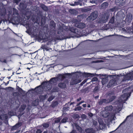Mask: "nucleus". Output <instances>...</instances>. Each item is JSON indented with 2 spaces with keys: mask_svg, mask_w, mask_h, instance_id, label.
<instances>
[{
  "mask_svg": "<svg viewBox=\"0 0 133 133\" xmlns=\"http://www.w3.org/2000/svg\"><path fill=\"white\" fill-rule=\"evenodd\" d=\"M50 89V88L49 89L48 88V90H49Z\"/></svg>",
  "mask_w": 133,
  "mask_h": 133,
  "instance_id": "57",
  "label": "nucleus"
},
{
  "mask_svg": "<svg viewBox=\"0 0 133 133\" xmlns=\"http://www.w3.org/2000/svg\"><path fill=\"white\" fill-rule=\"evenodd\" d=\"M84 102V101H82L81 102H79V103H77V104L76 105L77 106H78L80 104H82V103H83Z\"/></svg>",
  "mask_w": 133,
  "mask_h": 133,
  "instance_id": "40",
  "label": "nucleus"
},
{
  "mask_svg": "<svg viewBox=\"0 0 133 133\" xmlns=\"http://www.w3.org/2000/svg\"><path fill=\"white\" fill-rule=\"evenodd\" d=\"M75 126L76 127V128L79 131H81V128L78 125L76 124H74Z\"/></svg>",
  "mask_w": 133,
  "mask_h": 133,
  "instance_id": "21",
  "label": "nucleus"
},
{
  "mask_svg": "<svg viewBox=\"0 0 133 133\" xmlns=\"http://www.w3.org/2000/svg\"><path fill=\"white\" fill-rule=\"evenodd\" d=\"M86 82V81H83L82 82L81 84V85H82L83 84H84L85 82Z\"/></svg>",
  "mask_w": 133,
  "mask_h": 133,
  "instance_id": "45",
  "label": "nucleus"
},
{
  "mask_svg": "<svg viewBox=\"0 0 133 133\" xmlns=\"http://www.w3.org/2000/svg\"><path fill=\"white\" fill-rule=\"evenodd\" d=\"M28 18H29L30 17V16H29L28 17H27Z\"/></svg>",
  "mask_w": 133,
  "mask_h": 133,
  "instance_id": "58",
  "label": "nucleus"
},
{
  "mask_svg": "<svg viewBox=\"0 0 133 133\" xmlns=\"http://www.w3.org/2000/svg\"><path fill=\"white\" fill-rule=\"evenodd\" d=\"M26 108V106L25 105H23L21 106V109L22 110V111L23 110Z\"/></svg>",
  "mask_w": 133,
  "mask_h": 133,
  "instance_id": "32",
  "label": "nucleus"
},
{
  "mask_svg": "<svg viewBox=\"0 0 133 133\" xmlns=\"http://www.w3.org/2000/svg\"><path fill=\"white\" fill-rule=\"evenodd\" d=\"M75 126L76 127V128L79 131H81V128L78 125L76 124H74Z\"/></svg>",
  "mask_w": 133,
  "mask_h": 133,
  "instance_id": "20",
  "label": "nucleus"
},
{
  "mask_svg": "<svg viewBox=\"0 0 133 133\" xmlns=\"http://www.w3.org/2000/svg\"><path fill=\"white\" fill-rule=\"evenodd\" d=\"M97 80V78H94L92 79V80L93 81H96Z\"/></svg>",
  "mask_w": 133,
  "mask_h": 133,
  "instance_id": "48",
  "label": "nucleus"
},
{
  "mask_svg": "<svg viewBox=\"0 0 133 133\" xmlns=\"http://www.w3.org/2000/svg\"><path fill=\"white\" fill-rule=\"evenodd\" d=\"M41 7L44 10L46 11L48 10L47 7L43 4H42L41 5Z\"/></svg>",
  "mask_w": 133,
  "mask_h": 133,
  "instance_id": "17",
  "label": "nucleus"
},
{
  "mask_svg": "<svg viewBox=\"0 0 133 133\" xmlns=\"http://www.w3.org/2000/svg\"><path fill=\"white\" fill-rule=\"evenodd\" d=\"M68 118L66 117H65L61 121V122L62 123H65L66 122Z\"/></svg>",
  "mask_w": 133,
  "mask_h": 133,
  "instance_id": "22",
  "label": "nucleus"
},
{
  "mask_svg": "<svg viewBox=\"0 0 133 133\" xmlns=\"http://www.w3.org/2000/svg\"><path fill=\"white\" fill-rule=\"evenodd\" d=\"M116 85L117 83L116 80L115 79H113L110 81L107 86L108 88H109L111 87L115 86Z\"/></svg>",
  "mask_w": 133,
  "mask_h": 133,
  "instance_id": "6",
  "label": "nucleus"
},
{
  "mask_svg": "<svg viewBox=\"0 0 133 133\" xmlns=\"http://www.w3.org/2000/svg\"><path fill=\"white\" fill-rule=\"evenodd\" d=\"M81 100V98L80 97V98H79L77 99V102H78Z\"/></svg>",
  "mask_w": 133,
  "mask_h": 133,
  "instance_id": "46",
  "label": "nucleus"
},
{
  "mask_svg": "<svg viewBox=\"0 0 133 133\" xmlns=\"http://www.w3.org/2000/svg\"><path fill=\"white\" fill-rule=\"evenodd\" d=\"M74 102H72L70 104V105H72L73 104H74Z\"/></svg>",
  "mask_w": 133,
  "mask_h": 133,
  "instance_id": "52",
  "label": "nucleus"
},
{
  "mask_svg": "<svg viewBox=\"0 0 133 133\" xmlns=\"http://www.w3.org/2000/svg\"><path fill=\"white\" fill-rule=\"evenodd\" d=\"M46 96H41L39 97L40 99L41 100H43L45 99Z\"/></svg>",
  "mask_w": 133,
  "mask_h": 133,
  "instance_id": "28",
  "label": "nucleus"
},
{
  "mask_svg": "<svg viewBox=\"0 0 133 133\" xmlns=\"http://www.w3.org/2000/svg\"><path fill=\"white\" fill-rule=\"evenodd\" d=\"M58 80V78L56 77H54L51 79L50 81V82H52L54 83H56L57 81Z\"/></svg>",
  "mask_w": 133,
  "mask_h": 133,
  "instance_id": "14",
  "label": "nucleus"
},
{
  "mask_svg": "<svg viewBox=\"0 0 133 133\" xmlns=\"http://www.w3.org/2000/svg\"><path fill=\"white\" fill-rule=\"evenodd\" d=\"M42 131L41 130L39 129H38L37 130L36 133H41Z\"/></svg>",
  "mask_w": 133,
  "mask_h": 133,
  "instance_id": "43",
  "label": "nucleus"
},
{
  "mask_svg": "<svg viewBox=\"0 0 133 133\" xmlns=\"http://www.w3.org/2000/svg\"><path fill=\"white\" fill-rule=\"evenodd\" d=\"M9 83V82H7V84H8Z\"/></svg>",
  "mask_w": 133,
  "mask_h": 133,
  "instance_id": "62",
  "label": "nucleus"
},
{
  "mask_svg": "<svg viewBox=\"0 0 133 133\" xmlns=\"http://www.w3.org/2000/svg\"><path fill=\"white\" fill-rule=\"evenodd\" d=\"M82 109L81 107V106H79L77 107L76 108L74 109V110L75 111H79L81 110Z\"/></svg>",
  "mask_w": 133,
  "mask_h": 133,
  "instance_id": "26",
  "label": "nucleus"
},
{
  "mask_svg": "<svg viewBox=\"0 0 133 133\" xmlns=\"http://www.w3.org/2000/svg\"><path fill=\"white\" fill-rule=\"evenodd\" d=\"M81 82V80L78 78H73L71 81L70 84L71 85H74L79 83Z\"/></svg>",
  "mask_w": 133,
  "mask_h": 133,
  "instance_id": "7",
  "label": "nucleus"
},
{
  "mask_svg": "<svg viewBox=\"0 0 133 133\" xmlns=\"http://www.w3.org/2000/svg\"><path fill=\"white\" fill-rule=\"evenodd\" d=\"M7 117L8 116L6 114L2 115L0 116V118L2 120L6 119Z\"/></svg>",
  "mask_w": 133,
  "mask_h": 133,
  "instance_id": "16",
  "label": "nucleus"
},
{
  "mask_svg": "<svg viewBox=\"0 0 133 133\" xmlns=\"http://www.w3.org/2000/svg\"><path fill=\"white\" fill-rule=\"evenodd\" d=\"M101 115L103 117L105 118L109 116L108 118V120L110 122H112L113 120H114L115 119H114L115 114H111L109 116V113L106 110H105L104 111H102Z\"/></svg>",
  "mask_w": 133,
  "mask_h": 133,
  "instance_id": "2",
  "label": "nucleus"
},
{
  "mask_svg": "<svg viewBox=\"0 0 133 133\" xmlns=\"http://www.w3.org/2000/svg\"><path fill=\"white\" fill-rule=\"evenodd\" d=\"M109 14L108 12H107L106 14H105V16L104 17L105 20L107 19H108L109 17Z\"/></svg>",
  "mask_w": 133,
  "mask_h": 133,
  "instance_id": "24",
  "label": "nucleus"
},
{
  "mask_svg": "<svg viewBox=\"0 0 133 133\" xmlns=\"http://www.w3.org/2000/svg\"><path fill=\"white\" fill-rule=\"evenodd\" d=\"M17 90H18V91L20 93H22L23 92V90H22V89L18 87L17 89Z\"/></svg>",
  "mask_w": 133,
  "mask_h": 133,
  "instance_id": "35",
  "label": "nucleus"
},
{
  "mask_svg": "<svg viewBox=\"0 0 133 133\" xmlns=\"http://www.w3.org/2000/svg\"><path fill=\"white\" fill-rule=\"evenodd\" d=\"M59 89V88L58 87H55L53 88L52 91L54 92L57 91H58Z\"/></svg>",
  "mask_w": 133,
  "mask_h": 133,
  "instance_id": "19",
  "label": "nucleus"
},
{
  "mask_svg": "<svg viewBox=\"0 0 133 133\" xmlns=\"http://www.w3.org/2000/svg\"><path fill=\"white\" fill-rule=\"evenodd\" d=\"M128 98V94L127 93L124 94L121 96L120 98L118 100L119 103L118 104V106L115 109V110L114 111L115 112V114L119 112L121 110L122 107V103H125V101L127 100Z\"/></svg>",
  "mask_w": 133,
  "mask_h": 133,
  "instance_id": "1",
  "label": "nucleus"
},
{
  "mask_svg": "<svg viewBox=\"0 0 133 133\" xmlns=\"http://www.w3.org/2000/svg\"><path fill=\"white\" fill-rule=\"evenodd\" d=\"M74 117L75 118H77L79 117L78 115L77 114H75L74 115Z\"/></svg>",
  "mask_w": 133,
  "mask_h": 133,
  "instance_id": "41",
  "label": "nucleus"
},
{
  "mask_svg": "<svg viewBox=\"0 0 133 133\" xmlns=\"http://www.w3.org/2000/svg\"><path fill=\"white\" fill-rule=\"evenodd\" d=\"M79 1H82V0H79Z\"/></svg>",
  "mask_w": 133,
  "mask_h": 133,
  "instance_id": "60",
  "label": "nucleus"
},
{
  "mask_svg": "<svg viewBox=\"0 0 133 133\" xmlns=\"http://www.w3.org/2000/svg\"><path fill=\"white\" fill-rule=\"evenodd\" d=\"M93 125H94L95 127H97L96 126L98 124L97 122L95 120H93Z\"/></svg>",
  "mask_w": 133,
  "mask_h": 133,
  "instance_id": "30",
  "label": "nucleus"
},
{
  "mask_svg": "<svg viewBox=\"0 0 133 133\" xmlns=\"http://www.w3.org/2000/svg\"><path fill=\"white\" fill-rule=\"evenodd\" d=\"M114 19H115L114 17H112L111 19V20L110 21V22L112 23H113L114 22Z\"/></svg>",
  "mask_w": 133,
  "mask_h": 133,
  "instance_id": "33",
  "label": "nucleus"
},
{
  "mask_svg": "<svg viewBox=\"0 0 133 133\" xmlns=\"http://www.w3.org/2000/svg\"><path fill=\"white\" fill-rule=\"evenodd\" d=\"M52 23V24L53 26L54 27L55 25V23L53 21H51V24Z\"/></svg>",
  "mask_w": 133,
  "mask_h": 133,
  "instance_id": "44",
  "label": "nucleus"
},
{
  "mask_svg": "<svg viewBox=\"0 0 133 133\" xmlns=\"http://www.w3.org/2000/svg\"><path fill=\"white\" fill-rule=\"evenodd\" d=\"M58 77L59 79H62L65 78V77L62 75L59 74L58 75Z\"/></svg>",
  "mask_w": 133,
  "mask_h": 133,
  "instance_id": "23",
  "label": "nucleus"
},
{
  "mask_svg": "<svg viewBox=\"0 0 133 133\" xmlns=\"http://www.w3.org/2000/svg\"><path fill=\"white\" fill-rule=\"evenodd\" d=\"M97 12L95 11L92 12L89 18L91 20L93 21L98 16Z\"/></svg>",
  "mask_w": 133,
  "mask_h": 133,
  "instance_id": "5",
  "label": "nucleus"
},
{
  "mask_svg": "<svg viewBox=\"0 0 133 133\" xmlns=\"http://www.w3.org/2000/svg\"><path fill=\"white\" fill-rule=\"evenodd\" d=\"M105 103H108V102H107V100L106 99H101L98 102V104L99 105H101Z\"/></svg>",
  "mask_w": 133,
  "mask_h": 133,
  "instance_id": "9",
  "label": "nucleus"
},
{
  "mask_svg": "<svg viewBox=\"0 0 133 133\" xmlns=\"http://www.w3.org/2000/svg\"><path fill=\"white\" fill-rule=\"evenodd\" d=\"M98 121L99 124V126L96 127V129L99 130L104 128L105 126V124L104 123L102 119L100 118H98Z\"/></svg>",
  "mask_w": 133,
  "mask_h": 133,
  "instance_id": "3",
  "label": "nucleus"
},
{
  "mask_svg": "<svg viewBox=\"0 0 133 133\" xmlns=\"http://www.w3.org/2000/svg\"><path fill=\"white\" fill-rule=\"evenodd\" d=\"M113 109V107L111 105H110L106 107L105 108V110L106 111H111Z\"/></svg>",
  "mask_w": 133,
  "mask_h": 133,
  "instance_id": "12",
  "label": "nucleus"
},
{
  "mask_svg": "<svg viewBox=\"0 0 133 133\" xmlns=\"http://www.w3.org/2000/svg\"><path fill=\"white\" fill-rule=\"evenodd\" d=\"M97 89V87H95L94 89V90L95 91H96V90Z\"/></svg>",
  "mask_w": 133,
  "mask_h": 133,
  "instance_id": "54",
  "label": "nucleus"
},
{
  "mask_svg": "<svg viewBox=\"0 0 133 133\" xmlns=\"http://www.w3.org/2000/svg\"><path fill=\"white\" fill-rule=\"evenodd\" d=\"M43 133H47V132H44Z\"/></svg>",
  "mask_w": 133,
  "mask_h": 133,
  "instance_id": "59",
  "label": "nucleus"
},
{
  "mask_svg": "<svg viewBox=\"0 0 133 133\" xmlns=\"http://www.w3.org/2000/svg\"><path fill=\"white\" fill-rule=\"evenodd\" d=\"M79 4V3L78 2H75L74 4H71L70 5L71 6H74L75 5H77Z\"/></svg>",
  "mask_w": 133,
  "mask_h": 133,
  "instance_id": "38",
  "label": "nucleus"
},
{
  "mask_svg": "<svg viewBox=\"0 0 133 133\" xmlns=\"http://www.w3.org/2000/svg\"><path fill=\"white\" fill-rule=\"evenodd\" d=\"M108 81V77H105L102 78V82L103 84H104L107 83Z\"/></svg>",
  "mask_w": 133,
  "mask_h": 133,
  "instance_id": "11",
  "label": "nucleus"
},
{
  "mask_svg": "<svg viewBox=\"0 0 133 133\" xmlns=\"http://www.w3.org/2000/svg\"><path fill=\"white\" fill-rule=\"evenodd\" d=\"M43 127L46 128L49 127V125L48 123H45L43 124Z\"/></svg>",
  "mask_w": 133,
  "mask_h": 133,
  "instance_id": "31",
  "label": "nucleus"
},
{
  "mask_svg": "<svg viewBox=\"0 0 133 133\" xmlns=\"http://www.w3.org/2000/svg\"><path fill=\"white\" fill-rule=\"evenodd\" d=\"M87 107L88 108H90L91 107L90 105V104H88V105Z\"/></svg>",
  "mask_w": 133,
  "mask_h": 133,
  "instance_id": "51",
  "label": "nucleus"
},
{
  "mask_svg": "<svg viewBox=\"0 0 133 133\" xmlns=\"http://www.w3.org/2000/svg\"><path fill=\"white\" fill-rule=\"evenodd\" d=\"M90 2L91 3H94V1H90Z\"/></svg>",
  "mask_w": 133,
  "mask_h": 133,
  "instance_id": "55",
  "label": "nucleus"
},
{
  "mask_svg": "<svg viewBox=\"0 0 133 133\" xmlns=\"http://www.w3.org/2000/svg\"><path fill=\"white\" fill-rule=\"evenodd\" d=\"M69 107H64L63 108V110L64 111H66L69 110Z\"/></svg>",
  "mask_w": 133,
  "mask_h": 133,
  "instance_id": "27",
  "label": "nucleus"
},
{
  "mask_svg": "<svg viewBox=\"0 0 133 133\" xmlns=\"http://www.w3.org/2000/svg\"><path fill=\"white\" fill-rule=\"evenodd\" d=\"M20 1L21 0H14L13 2L14 3H15L16 4H18Z\"/></svg>",
  "mask_w": 133,
  "mask_h": 133,
  "instance_id": "37",
  "label": "nucleus"
},
{
  "mask_svg": "<svg viewBox=\"0 0 133 133\" xmlns=\"http://www.w3.org/2000/svg\"><path fill=\"white\" fill-rule=\"evenodd\" d=\"M107 4L106 3H104L102 4V6H103L104 5H107Z\"/></svg>",
  "mask_w": 133,
  "mask_h": 133,
  "instance_id": "47",
  "label": "nucleus"
},
{
  "mask_svg": "<svg viewBox=\"0 0 133 133\" xmlns=\"http://www.w3.org/2000/svg\"><path fill=\"white\" fill-rule=\"evenodd\" d=\"M70 30L71 31L73 32H75L76 31V28L74 27H70Z\"/></svg>",
  "mask_w": 133,
  "mask_h": 133,
  "instance_id": "25",
  "label": "nucleus"
},
{
  "mask_svg": "<svg viewBox=\"0 0 133 133\" xmlns=\"http://www.w3.org/2000/svg\"><path fill=\"white\" fill-rule=\"evenodd\" d=\"M85 131L87 133H93L94 131L92 128H88L85 130Z\"/></svg>",
  "mask_w": 133,
  "mask_h": 133,
  "instance_id": "13",
  "label": "nucleus"
},
{
  "mask_svg": "<svg viewBox=\"0 0 133 133\" xmlns=\"http://www.w3.org/2000/svg\"><path fill=\"white\" fill-rule=\"evenodd\" d=\"M21 125V123H18L16 124L15 126L13 127V128L14 129H16L19 128Z\"/></svg>",
  "mask_w": 133,
  "mask_h": 133,
  "instance_id": "15",
  "label": "nucleus"
},
{
  "mask_svg": "<svg viewBox=\"0 0 133 133\" xmlns=\"http://www.w3.org/2000/svg\"><path fill=\"white\" fill-rule=\"evenodd\" d=\"M75 26L80 29H83L85 27V24L84 23H80L78 24L76 23L75 24Z\"/></svg>",
  "mask_w": 133,
  "mask_h": 133,
  "instance_id": "8",
  "label": "nucleus"
},
{
  "mask_svg": "<svg viewBox=\"0 0 133 133\" xmlns=\"http://www.w3.org/2000/svg\"><path fill=\"white\" fill-rule=\"evenodd\" d=\"M81 117L83 119H85L86 118V116L84 114H82L81 116Z\"/></svg>",
  "mask_w": 133,
  "mask_h": 133,
  "instance_id": "39",
  "label": "nucleus"
},
{
  "mask_svg": "<svg viewBox=\"0 0 133 133\" xmlns=\"http://www.w3.org/2000/svg\"><path fill=\"white\" fill-rule=\"evenodd\" d=\"M98 96H97L95 97V98H98Z\"/></svg>",
  "mask_w": 133,
  "mask_h": 133,
  "instance_id": "56",
  "label": "nucleus"
},
{
  "mask_svg": "<svg viewBox=\"0 0 133 133\" xmlns=\"http://www.w3.org/2000/svg\"><path fill=\"white\" fill-rule=\"evenodd\" d=\"M108 97H109L107 100L108 103L112 102L115 98V96L113 92L109 93L108 95Z\"/></svg>",
  "mask_w": 133,
  "mask_h": 133,
  "instance_id": "4",
  "label": "nucleus"
},
{
  "mask_svg": "<svg viewBox=\"0 0 133 133\" xmlns=\"http://www.w3.org/2000/svg\"><path fill=\"white\" fill-rule=\"evenodd\" d=\"M61 118H56L54 119V120L55 122L56 123H58L60 122Z\"/></svg>",
  "mask_w": 133,
  "mask_h": 133,
  "instance_id": "18",
  "label": "nucleus"
},
{
  "mask_svg": "<svg viewBox=\"0 0 133 133\" xmlns=\"http://www.w3.org/2000/svg\"><path fill=\"white\" fill-rule=\"evenodd\" d=\"M54 98V97L53 96H51L49 97V98L48 99V101H52Z\"/></svg>",
  "mask_w": 133,
  "mask_h": 133,
  "instance_id": "34",
  "label": "nucleus"
},
{
  "mask_svg": "<svg viewBox=\"0 0 133 133\" xmlns=\"http://www.w3.org/2000/svg\"><path fill=\"white\" fill-rule=\"evenodd\" d=\"M86 104H83V105H82V106L83 107H86Z\"/></svg>",
  "mask_w": 133,
  "mask_h": 133,
  "instance_id": "49",
  "label": "nucleus"
},
{
  "mask_svg": "<svg viewBox=\"0 0 133 133\" xmlns=\"http://www.w3.org/2000/svg\"><path fill=\"white\" fill-rule=\"evenodd\" d=\"M13 15H17V10L15 8L13 9Z\"/></svg>",
  "mask_w": 133,
  "mask_h": 133,
  "instance_id": "29",
  "label": "nucleus"
},
{
  "mask_svg": "<svg viewBox=\"0 0 133 133\" xmlns=\"http://www.w3.org/2000/svg\"><path fill=\"white\" fill-rule=\"evenodd\" d=\"M71 133H76V132L75 131H73Z\"/></svg>",
  "mask_w": 133,
  "mask_h": 133,
  "instance_id": "53",
  "label": "nucleus"
},
{
  "mask_svg": "<svg viewBox=\"0 0 133 133\" xmlns=\"http://www.w3.org/2000/svg\"><path fill=\"white\" fill-rule=\"evenodd\" d=\"M91 74L85 73L84 74V75L86 77H88L90 76V75Z\"/></svg>",
  "mask_w": 133,
  "mask_h": 133,
  "instance_id": "36",
  "label": "nucleus"
},
{
  "mask_svg": "<svg viewBox=\"0 0 133 133\" xmlns=\"http://www.w3.org/2000/svg\"><path fill=\"white\" fill-rule=\"evenodd\" d=\"M74 11V10H71V11Z\"/></svg>",
  "mask_w": 133,
  "mask_h": 133,
  "instance_id": "61",
  "label": "nucleus"
},
{
  "mask_svg": "<svg viewBox=\"0 0 133 133\" xmlns=\"http://www.w3.org/2000/svg\"><path fill=\"white\" fill-rule=\"evenodd\" d=\"M102 62V61H96V62Z\"/></svg>",
  "mask_w": 133,
  "mask_h": 133,
  "instance_id": "50",
  "label": "nucleus"
},
{
  "mask_svg": "<svg viewBox=\"0 0 133 133\" xmlns=\"http://www.w3.org/2000/svg\"><path fill=\"white\" fill-rule=\"evenodd\" d=\"M38 104V102H37V103L36 104Z\"/></svg>",
  "mask_w": 133,
  "mask_h": 133,
  "instance_id": "63",
  "label": "nucleus"
},
{
  "mask_svg": "<svg viewBox=\"0 0 133 133\" xmlns=\"http://www.w3.org/2000/svg\"><path fill=\"white\" fill-rule=\"evenodd\" d=\"M88 114L89 116L91 117L92 116H93V114L91 112H89Z\"/></svg>",
  "mask_w": 133,
  "mask_h": 133,
  "instance_id": "42",
  "label": "nucleus"
},
{
  "mask_svg": "<svg viewBox=\"0 0 133 133\" xmlns=\"http://www.w3.org/2000/svg\"><path fill=\"white\" fill-rule=\"evenodd\" d=\"M58 86L62 88H64L66 87V85L64 83H61L58 84Z\"/></svg>",
  "mask_w": 133,
  "mask_h": 133,
  "instance_id": "10",
  "label": "nucleus"
}]
</instances>
